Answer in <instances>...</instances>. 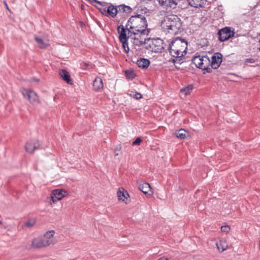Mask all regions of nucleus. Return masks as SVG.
Masks as SVG:
<instances>
[{
    "label": "nucleus",
    "mask_w": 260,
    "mask_h": 260,
    "mask_svg": "<svg viewBox=\"0 0 260 260\" xmlns=\"http://www.w3.org/2000/svg\"><path fill=\"white\" fill-rule=\"evenodd\" d=\"M146 18L141 14L131 16L127 21L126 27L129 33L134 35L133 43L140 46L145 42L149 35Z\"/></svg>",
    "instance_id": "nucleus-1"
},
{
    "label": "nucleus",
    "mask_w": 260,
    "mask_h": 260,
    "mask_svg": "<svg viewBox=\"0 0 260 260\" xmlns=\"http://www.w3.org/2000/svg\"><path fill=\"white\" fill-rule=\"evenodd\" d=\"M182 26L180 19L175 15H170L164 17L161 23L162 28L169 33H178Z\"/></svg>",
    "instance_id": "nucleus-2"
},
{
    "label": "nucleus",
    "mask_w": 260,
    "mask_h": 260,
    "mask_svg": "<svg viewBox=\"0 0 260 260\" xmlns=\"http://www.w3.org/2000/svg\"><path fill=\"white\" fill-rule=\"evenodd\" d=\"M187 43L185 40L176 38L170 44V53L175 57H180L186 53Z\"/></svg>",
    "instance_id": "nucleus-3"
},
{
    "label": "nucleus",
    "mask_w": 260,
    "mask_h": 260,
    "mask_svg": "<svg viewBox=\"0 0 260 260\" xmlns=\"http://www.w3.org/2000/svg\"><path fill=\"white\" fill-rule=\"evenodd\" d=\"M192 63L198 68L207 71L209 73L211 72L210 60L207 56H196L192 59Z\"/></svg>",
    "instance_id": "nucleus-4"
},
{
    "label": "nucleus",
    "mask_w": 260,
    "mask_h": 260,
    "mask_svg": "<svg viewBox=\"0 0 260 260\" xmlns=\"http://www.w3.org/2000/svg\"><path fill=\"white\" fill-rule=\"evenodd\" d=\"M146 48L151 52H158L163 48L162 41L160 39H146L145 42Z\"/></svg>",
    "instance_id": "nucleus-5"
},
{
    "label": "nucleus",
    "mask_w": 260,
    "mask_h": 260,
    "mask_svg": "<svg viewBox=\"0 0 260 260\" xmlns=\"http://www.w3.org/2000/svg\"><path fill=\"white\" fill-rule=\"evenodd\" d=\"M69 193L67 190L64 189H56L51 191L50 194V205L56 203L58 201H61L64 197L68 196Z\"/></svg>",
    "instance_id": "nucleus-6"
},
{
    "label": "nucleus",
    "mask_w": 260,
    "mask_h": 260,
    "mask_svg": "<svg viewBox=\"0 0 260 260\" xmlns=\"http://www.w3.org/2000/svg\"><path fill=\"white\" fill-rule=\"evenodd\" d=\"M21 92L24 99H27L32 105H37L39 103V99L37 93L33 90L23 88Z\"/></svg>",
    "instance_id": "nucleus-7"
},
{
    "label": "nucleus",
    "mask_w": 260,
    "mask_h": 260,
    "mask_svg": "<svg viewBox=\"0 0 260 260\" xmlns=\"http://www.w3.org/2000/svg\"><path fill=\"white\" fill-rule=\"evenodd\" d=\"M126 30L122 25L118 26L117 31L119 34V39L122 44V47L126 53L128 52L129 48L127 43L128 37L126 36Z\"/></svg>",
    "instance_id": "nucleus-8"
},
{
    "label": "nucleus",
    "mask_w": 260,
    "mask_h": 260,
    "mask_svg": "<svg viewBox=\"0 0 260 260\" xmlns=\"http://www.w3.org/2000/svg\"><path fill=\"white\" fill-rule=\"evenodd\" d=\"M55 231L53 230L47 231L44 234L42 238L46 247L55 243Z\"/></svg>",
    "instance_id": "nucleus-9"
},
{
    "label": "nucleus",
    "mask_w": 260,
    "mask_h": 260,
    "mask_svg": "<svg viewBox=\"0 0 260 260\" xmlns=\"http://www.w3.org/2000/svg\"><path fill=\"white\" fill-rule=\"evenodd\" d=\"M234 32L230 28L225 27L218 32L219 39L223 42L234 36Z\"/></svg>",
    "instance_id": "nucleus-10"
},
{
    "label": "nucleus",
    "mask_w": 260,
    "mask_h": 260,
    "mask_svg": "<svg viewBox=\"0 0 260 260\" xmlns=\"http://www.w3.org/2000/svg\"><path fill=\"white\" fill-rule=\"evenodd\" d=\"M101 12L106 16H110L111 17H114L118 14V10H117V7L113 5L109 6L107 8L105 7H102L99 9Z\"/></svg>",
    "instance_id": "nucleus-11"
},
{
    "label": "nucleus",
    "mask_w": 260,
    "mask_h": 260,
    "mask_svg": "<svg viewBox=\"0 0 260 260\" xmlns=\"http://www.w3.org/2000/svg\"><path fill=\"white\" fill-rule=\"evenodd\" d=\"M118 200L120 202L128 204L129 196L128 192L123 187L119 188L117 192Z\"/></svg>",
    "instance_id": "nucleus-12"
},
{
    "label": "nucleus",
    "mask_w": 260,
    "mask_h": 260,
    "mask_svg": "<svg viewBox=\"0 0 260 260\" xmlns=\"http://www.w3.org/2000/svg\"><path fill=\"white\" fill-rule=\"evenodd\" d=\"M139 189L147 197H151L153 193L150 185L146 182H142L139 185Z\"/></svg>",
    "instance_id": "nucleus-13"
},
{
    "label": "nucleus",
    "mask_w": 260,
    "mask_h": 260,
    "mask_svg": "<svg viewBox=\"0 0 260 260\" xmlns=\"http://www.w3.org/2000/svg\"><path fill=\"white\" fill-rule=\"evenodd\" d=\"M30 246L35 249L46 247L42 237H37L34 238L31 242Z\"/></svg>",
    "instance_id": "nucleus-14"
},
{
    "label": "nucleus",
    "mask_w": 260,
    "mask_h": 260,
    "mask_svg": "<svg viewBox=\"0 0 260 260\" xmlns=\"http://www.w3.org/2000/svg\"><path fill=\"white\" fill-rule=\"evenodd\" d=\"M222 55L220 53H216L212 57V61H210V66L213 69H217L222 62Z\"/></svg>",
    "instance_id": "nucleus-15"
},
{
    "label": "nucleus",
    "mask_w": 260,
    "mask_h": 260,
    "mask_svg": "<svg viewBox=\"0 0 260 260\" xmlns=\"http://www.w3.org/2000/svg\"><path fill=\"white\" fill-rule=\"evenodd\" d=\"M40 143L37 140H31L25 145V150L28 153H33L36 149H39Z\"/></svg>",
    "instance_id": "nucleus-16"
},
{
    "label": "nucleus",
    "mask_w": 260,
    "mask_h": 260,
    "mask_svg": "<svg viewBox=\"0 0 260 260\" xmlns=\"http://www.w3.org/2000/svg\"><path fill=\"white\" fill-rule=\"evenodd\" d=\"M216 245L219 252H223L225 251L228 247L227 242L226 240L224 239H219L216 243Z\"/></svg>",
    "instance_id": "nucleus-17"
},
{
    "label": "nucleus",
    "mask_w": 260,
    "mask_h": 260,
    "mask_svg": "<svg viewBox=\"0 0 260 260\" xmlns=\"http://www.w3.org/2000/svg\"><path fill=\"white\" fill-rule=\"evenodd\" d=\"M103 83L102 79L98 77L95 78L93 81V87L95 91H100L103 89Z\"/></svg>",
    "instance_id": "nucleus-18"
},
{
    "label": "nucleus",
    "mask_w": 260,
    "mask_h": 260,
    "mask_svg": "<svg viewBox=\"0 0 260 260\" xmlns=\"http://www.w3.org/2000/svg\"><path fill=\"white\" fill-rule=\"evenodd\" d=\"M59 75L68 84L72 85L73 84L72 81L71 79V76L68 72L65 70H62L59 71Z\"/></svg>",
    "instance_id": "nucleus-19"
},
{
    "label": "nucleus",
    "mask_w": 260,
    "mask_h": 260,
    "mask_svg": "<svg viewBox=\"0 0 260 260\" xmlns=\"http://www.w3.org/2000/svg\"><path fill=\"white\" fill-rule=\"evenodd\" d=\"M159 4L164 7H173L177 5L176 0H157Z\"/></svg>",
    "instance_id": "nucleus-20"
},
{
    "label": "nucleus",
    "mask_w": 260,
    "mask_h": 260,
    "mask_svg": "<svg viewBox=\"0 0 260 260\" xmlns=\"http://www.w3.org/2000/svg\"><path fill=\"white\" fill-rule=\"evenodd\" d=\"M117 10H118V14L122 15L124 14H127L131 12L132 9L127 6L124 5H120L117 7Z\"/></svg>",
    "instance_id": "nucleus-21"
},
{
    "label": "nucleus",
    "mask_w": 260,
    "mask_h": 260,
    "mask_svg": "<svg viewBox=\"0 0 260 260\" xmlns=\"http://www.w3.org/2000/svg\"><path fill=\"white\" fill-rule=\"evenodd\" d=\"M137 64L140 68L146 69L149 66L150 61L147 59L140 58L137 60Z\"/></svg>",
    "instance_id": "nucleus-22"
},
{
    "label": "nucleus",
    "mask_w": 260,
    "mask_h": 260,
    "mask_svg": "<svg viewBox=\"0 0 260 260\" xmlns=\"http://www.w3.org/2000/svg\"><path fill=\"white\" fill-rule=\"evenodd\" d=\"M192 89H193V85L190 84V85H187V86L181 89L180 93L182 95L186 96L191 93V92L192 91Z\"/></svg>",
    "instance_id": "nucleus-23"
},
{
    "label": "nucleus",
    "mask_w": 260,
    "mask_h": 260,
    "mask_svg": "<svg viewBox=\"0 0 260 260\" xmlns=\"http://www.w3.org/2000/svg\"><path fill=\"white\" fill-rule=\"evenodd\" d=\"M187 132L183 129H180L177 131L175 133L176 137L180 139H184L187 135Z\"/></svg>",
    "instance_id": "nucleus-24"
},
{
    "label": "nucleus",
    "mask_w": 260,
    "mask_h": 260,
    "mask_svg": "<svg viewBox=\"0 0 260 260\" xmlns=\"http://www.w3.org/2000/svg\"><path fill=\"white\" fill-rule=\"evenodd\" d=\"M35 39L36 41L37 42L39 47L41 48H44L48 46V42L44 41L41 38L35 37Z\"/></svg>",
    "instance_id": "nucleus-25"
},
{
    "label": "nucleus",
    "mask_w": 260,
    "mask_h": 260,
    "mask_svg": "<svg viewBox=\"0 0 260 260\" xmlns=\"http://www.w3.org/2000/svg\"><path fill=\"white\" fill-rule=\"evenodd\" d=\"M36 221L34 218L29 219L24 223V226L27 228H31L35 224Z\"/></svg>",
    "instance_id": "nucleus-26"
},
{
    "label": "nucleus",
    "mask_w": 260,
    "mask_h": 260,
    "mask_svg": "<svg viewBox=\"0 0 260 260\" xmlns=\"http://www.w3.org/2000/svg\"><path fill=\"white\" fill-rule=\"evenodd\" d=\"M231 228L230 226L226 225H223L221 227V232L225 233H228L230 231Z\"/></svg>",
    "instance_id": "nucleus-27"
},
{
    "label": "nucleus",
    "mask_w": 260,
    "mask_h": 260,
    "mask_svg": "<svg viewBox=\"0 0 260 260\" xmlns=\"http://www.w3.org/2000/svg\"><path fill=\"white\" fill-rule=\"evenodd\" d=\"M133 94H131V96H133L136 99H140L142 98V96L141 93L138 92H132Z\"/></svg>",
    "instance_id": "nucleus-28"
},
{
    "label": "nucleus",
    "mask_w": 260,
    "mask_h": 260,
    "mask_svg": "<svg viewBox=\"0 0 260 260\" xmlns=\"http://www.w3.org/2000/svg\"><path fill=\"white\" fill-rule=\"evenodd\" d=\"M142 142V139L140 138H137L135 141L133 142V145H139Z\"/></svg>",
    "instance_id": "nucleus-29"
},
{
    "label": "nucleus",
    "mask_w": 260,
    "mask_h": 260,
    "mask_svg": "<svg viewBox=\"0 0 260 260\" xmlns=\"http://www.w3.org/2000/svg\"><path fill=\"white\" fill-rule=\"evenodd\" d=\"M255 62V59H253V58H246L245 61H244V62L245 63H253Z\"/></svg>",
    "instance_id": "nucleus-30"
},
{
    "label": "nucleus",
    "mask_w": 260,
    "mask_h": 260,
    "mask_svg": "<svg viewBox=\"0 0 260 260\" xmlns=\"http://www.w3.org/2000/svg\"><path fill=\"white\" fill-rule=\"evenodd\" d=\"M125 74L127 78H130L133 77L134 73L132 72H129L128 71H126L125 72Z\"/></svg>",
    "instance_id": "nucleus-31"
},
{
    "label": "nucleus",
    "mask_w": 260,
    "mask_h": 260,
    "mask_svg": "<svg viewBox=\"0 0 260 260\" xmlns=\"http://www.w3.org/2000/svg\"><path fill=\"white\" fill-rule=\"evenodd\" d=\"M4 5H5V6L6 8L8 10L10 11V10H9V7H8V5H7V3H6V2H4Z\"/></svg>",
    "instance_id": "nucleus-32"
},
{
    "label": "nucleus",
    "mask_w": 260,
    "mask_h": 260,
    "mask_svg": "<svg viewBox=\"0 0 260 260\" xmlns=\"http://www.w3.org/2000/svg\"><path fill=\"white\" fill-rule=\"evenodd\" d=\"M92 1L95 2V3H99V4H100V2H98L97 0H92Z\"/></svg>",
    "instance_id": "nucleus-33"
},
{
    "label": "nucleus",
    "mask_w": 260,
    "mask_h": 260,
    "mask_svg": "<svg viewBox=\"0 0 260 260\" xmlns=\"http://www.w3.org/2000/svg\"><path fill=\"white\" fill-rule=\"evenodd\" d=\"M2 224V222L0 221V224Z\"/></svg>",
    "instance_id": "nucleus-34"
}]
</instances>
